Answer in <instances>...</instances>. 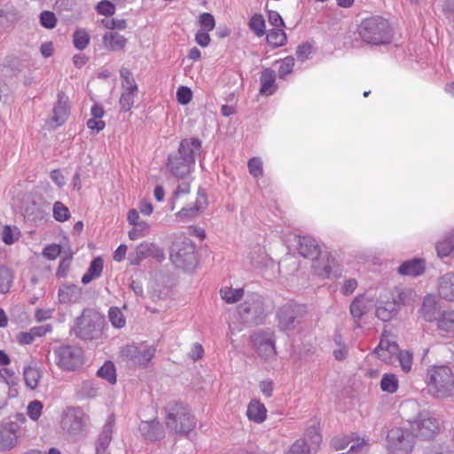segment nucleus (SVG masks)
<instances>
[{
  "instance_id": "aec40b11",
  "label": "nucleus",
  "mask_w": 454,
  "mask_h": 454,
  "mask_svg": "<svg viewBox=\"0 0 454 454\" xmlns=\"http://www.w3.org/2000/svg\"><path fill=\"white\" fill-rule=\"evenodd\" d=\"M69 116L68 97L65 93L58 94V101L54 106L51 121L56 125L60 126L65 123Z\"/></svg>"
},
{
  "instance_id": "f8f14e48",
  "label": "nucleus",
  "mask_w": 454,
  "mask_h": 454,
  "mask_svg": "<svg viewBox=\"0 0 454 454\" xmlns=\"http://www.w3.org/2000/svg\"><path fill=\"white\" fill-rule=\"evenodd\" d=\"M251 340L258 355L264 360L276 356L275 334L271 330H260L255 332Z\"/></svg>"
},
{
  "instance_id": "39448f33",
  "label": "nucleus",
  "mask_w": 454,
  "mask_h": 454,
  "mask_svg": "<svg viewBox=\"0 0 454 454\" xmlns=\"http://www.w3.org/2000/svg\"><path fill=\"white\" fill-rule=\"evenodd\" d=\"M237 314L240 322L247 325H257L262 323L267 312L263 299L257 294L248 295L238 307Z\"/></svg>"
},
{
  "instance_id": "8fccbe9b",
  "label": "nucleus",
  "mask_w": 454,
  "mask_h": 454,
  "mask_svg": "<svg viewBox=\"0 0 454 454\" xmlns=\"http://www.w3.org/2000/svg\"><path fill=\"white\" fill-rule=\"evenodd\" d=\"M250 29L257 35H264L265 21L262 15H254L249 21Z\"/></svg>"
},
{
  "instance_id": "473e14b6",
  "label": "nucleus",
  "mask_w": 454,
  "mask_h": 454,
  "mask_svg": "<svg viewBox=\"0 0 454 454\" xmlns=\"http://www.w3.org/2000/svg\"><path fill=\"white\" fill-rule=\"evenodd\" d=\"M398 305L395 301H387L376 309V316L382 321L391 320L397 313Z\"/></svg>"
},
{
  "instance_id": "3c124183",
  "label": "nucleus",
  "mask_w": 454,
  "mask_h": 454,
  "mask_svg": "<svg viewBox=\"0 0 454 454\" xmlns=\"http://www.w3.org/2000/svg\"><path fill=\"white\" fill-rule=\"evenodd\" d=\"M53 217L58 222L67 221L70 217L68 208L59 201L55 202L53 205Z\"/></svg>"
},
{
  "instance_id": "338daca9",
  "label": "nucleus",
  "mask_w": 454,
  "mask_h": 454,
  "mask_svg": "<svg viewBox=\"0 0 454 454\" xmlns=\"http://www.w3.org/2000/svg\"><path fill=\"white\" fill-rule=\"evenodd\" d=\"M61 247L59 245L51 244L44 247L43 255L49 260H55L60 254Z\"/></svg>"
},
{
  "instance_id": "7c9ffc66",
  "label": "nucleus",
  "mask_w": 454,
  "mask_h": 454,
  "mask_svg": "<svg viewBox=\"0 0 454 454\" xmlns=\"http://www.w3.org/2000/svg\"><path fill=\"white\" fill-rule=\"evenodd\" d=\"M421 312L425 320L432 322L436 318L437 315V301L433 294L425 296L421 307Z\"/></svg>"
},
{
  "instance_id": "dca6fc26",
  "label": "nucleus",
  "mask_w": 454,
  "mask_h": 454,
  "mask_svg": "<svg viewBox=\"0 0 454 454\" xmlns=\"http://www.w3.org/2000/svg\"><path fill=\"white\" fill-rule=\"evenodd\" d=\"M154 258L158 262H161L165 258L163 250L156 244L144 241L137 245L135 250L129 254V259L133 265L139 264L146 258Z\"/></svg>"
},
{
  "instance_id": "052dcab7",
  "label": "nucleus",
  "mask_w": 454,
  "mask_h": 454,
  "mask_svg": "<svg viewBox=\"0 0 454 454\" xmlns=\"http://www.w3.org/2000/svg\"><path fill=\"white\" fill-rule=\"evenodd\" d=\"M286 454H311L306 440H297Z\"/></svg>"
},
{
  "instance_id": "72a5a7b5",
  "label": "nucleus",
  "mask_w": 454,
  "mask_h": 454,
  "mask_svg": "<svg viewBox=\"0 0 454 454\" xmlns=\"http://www.w3.org/2000/svg\"><path fill=\"white\" fill-rule=\"evenodd\" d=\"M103 270V260L100 257L95 258L86 273L82 278V282L86 285L100 277Z\"/></svg>"
},
{
  "instance_id": "bf43d9fd",
  "label": "nucleus",
  "mask_w": 454,
  "mask_h": 454,
  "mask_svg": "<svg viewBox=\"0 0 454 454\" xmlns=\"http://www.w3.org/2000/svg\"><path fill=\"white\" fill-rule=\"evenodd\" d=\"M3 241L6 245H12L19 239V231L17 229H12L11 226H4L2 232Z\"/></svg>"
},
{
  "instance_id": "f3484780",
  "label": "nucleus",
  "mask_w": 454,
  "mask_h": 454,
  "mask_svg": "<svg viewBox=\"0 0 454 454\" xmlns=\"http://www.w3.org/2000/svg\"><path fill=\"white\" fill-rule=\"evenodd\" d=\"M351 443L348 452L350 454H362L367 450L368 442L365 439L353 436H336L332 440V445L336 450L346 449Z\"/></svg>"
},
{
  "instance_id": "ea45409f",
  "label": "nucleus",
  "mask_w": 454,
  "mask_h": 454,
  "mask_svg": "<svg viewBox=\"0 0 454 454\" xmlns=\"http://www.w3.org/2000/svg\"><path fill=\"white\" fill-rule=\"evenodd\" d=\"M20 19V12L13 6L0 10V27H4L17 21Z\"/></svg>"
},
{
  "instance_id": "2f4dec72",
  "label": "nucleus",
  "mask_w": 454,
  "mask_h": 454,
  "mask_svg": "<svg viewBox=\"0 0 454 454\" xmlns=\"http://www.w3.org/2000/svg\"><path fill=\"white\" fill-rule=\"evenodd\" d=\"M98 386L90 380H85L75 387L76 395L80 399L94 398L98 395Z\"/></svg>"
},
{
  "instance_id": "58836bf2",
  "label": "nucleus",
  "mask_w": 454,
  "mask_h": 454,
  "mask_svg": "<svg viewBox=\"0 0 454 454\" xmlns=\"http://www.w3.org/2000/svg\"><path fill=\"white\" fill-rule=\"evenodd\" d=\"M242 288L223 287L220 290L221 298L227 303L232 304L239 301L243 296Z\"/></svg>"
},
{
  "instance_id": "4d7b16f0",
  "label": "nucleus",
  "mask_w": 454,
  "mask_h": 454,
  "mask_svg": "<svg viewBox=\"0 0 454 454\" xmlns=\"http://www.w3.org/2000/svg\"><path fill=\"white\" fill-rule=\"evenodd\" d=\"M199 23L202 30L212 31L215 27L214 16L209 12H203L199 17Z\"/></svg>"
},
{
  "instance_id": "9d476101",
  "label": "nucleus",
  "mask_w": 454,
  "mask_h": 454,
  "mask_svg": "<svg viewBox=\"0 0 454 454\" xmlns=\"http://www.w3.org/2000/svg\"><path fill=\"white\" fill-rule=\"evenodd\" d=\"M170 259L176 267L191 270L196 264L195 246L190 240L174 244Z\"/></svg>"
},
{
  "instance_id": "5701e85b",
  "label": "nucleus",
  "mask_w": 454,
  "mask_h": 454,
  "mask_svg": "<svg viewBox=\"0 0 454 454\" xmlns=\"http://www.w3.org/2000/svg\"><path fill=\"white\" fill-rule=\"evenodd\" d=\"M17 426L13 423L0 427V450H9L17 444Z\"/></svg>"
},
{
  "instance_id": "2eb2a0df",
  "label": "nucleus",
  "mask_w": 454,
  "mask_h": 454,
  "mask_svg": "<svg viewBox=\"0 0 454 454\" xmlns=\"http://www.w3.org/2000/svg\"><path fill=\"white\" fill-rule=\"evenodd\" d=\"M412 430L417 431V437L431 439L439 429L438 419L429 412H421L418 418L411 423Z\"/></svg>"
},
{
  "instance_id": "c85d7f7f",
  "label": "nucleus",
  "mask_w": 454,
  "mask_h": 454,
  "mask_svg": "<svg viewBox=\"0 0 454 454\" xmlns=\"http://www.w3.org/2000/svg\"><path fill=\"white\" fill-rule=\"evenodd\" d=\"M82 297V289L75 285H63L59 289V301L61 303H75Z\"/></svg>"
},
{
  "instance_id": "bb28decb",
  "label": "nucleus",
  "mask_w": 454,
  "mask_h": 454,
  "mask_svg": "<svg viewBox=\"0 0 454 454\" xmlns=\"http://www.w3.org/2000/svg\"><path fill=\"white\" fill-rule=\"evenodd\" d=\"M261 88L260 94L263 96L272 95L276 90V74L270 68H265L261 73L260 77Z\"/></svg>"
},
{
  "instance_id": "f704fd0d",
  "label": "nucleus",
  "mask_w": 454,
  "mask_h": 454,
  "mask_svg": "<svg viewBox=\"0 0 454 454\" xmlns=\"http://www.w3.org/2000/svg\"><path fill=\"white\" fill-rule=\"evenodd\" d=\"M436 251L440 257L448 256L454 251V232L446 234L437 243Z\"/></svg>"
},
{
  "instance_id": "a878e982",
  "label": "nucleus",
  "mask_w": 454,
  "mask_h": 454,
  "mask_svg": "<svg viewBox=\"0 0 454 454\" xmlns=\"http://www.w3.org/2000/svg\"><path fill=\"white\" fill-rule=\"evenodd\" d=\"M42 370L35 363H30L23 368L24 381L27 388L35 389L42 379Z\"/></svg>"
},
{
  "instance_id": "4468645a",
  "label": "nucleus",
  "mask_w": 454,
  "mask_h": 454,
  "mask_svg": "<svg viewBox=\"0 0 454 454\" xmlns=\"http://www.w3.org/2000/svg\"><path fill=\"white\" fill-rule=\"evenodd\" d=\"M122 79L123 91L120 98V105L123 111H129L135 102V97L137 94L138 88L136 83L132 74L127 68H121L120 71Z\"/></svg>"
},
{
  "instance_id": "6e6d98bb",
  "label": "nucleus",
  "mask_w": 454,
  "mask_h": 454,
  "mask_svg": "<svg viewBox=\"0 0 454 454\" xmlns=\"http://www.w3.org/2000/svg\"><path fill=\"white\" fill-rule=\"evenodd\" d=\"M41 25L48 29H51L56 27L57 19L55 14L50 11H43L40 14Z\"/></svg>"
},
{
  "instance_id": "69168bd1",
  "label": "nucleus",
  "mask_w": 454,
  "mask_h": 454,
  "mask_svg": "<svg viewBox=\"0 0 454 454\" xmlns=\"http://www.w3.org/2000/svg\"><path fill=\"white\" fill-rule=\"evenodd\" d=\"M0 377L9 387L17 385V378L12 369L4 368L3 371H0Z\"/></svg>"
},
{
  "instance_id": "393cba45",
  "label": "nucleus",
  "mask_w": 454,
  "mask_h": 454,
  "mask_svg": "<svg viewBox=\"0 0 454 454\" xmlns=\"http://www.w3.org/2000/svg\"><path fill=\"white\" fill-rule=\"evenodd\" d=\"M127 38L114 31L106 32L102 38L104 48L112 51L123 50L127 44Z\"/></svg>"
},
{
  "instance_id": "774afa93",
  "label": "nucleus",
  "mask_w": 454,
  "mask_h": 454,
  "mask_svg": "<svg viewBox=\"0 0 454 454\" xmlns=\"http://www.w3.org/2000/svg\"><path fill=\"white\" fill-rule=\"evenodd\" d=\"M177 101L181 105H186L192 100V91L188 87L182 86L176 91Z\"/></svg>"
},
{
  "instance_id": "20e7f679",
  "label": "nucleus",
  "mask_w": 454,
  "mask_h": 454,
  "mask_svg": "<svg viewBox=\"0 0 454 454\" xmlns=\"http://www.w3.org/2000/svg\"><path fill=\"white\" fill-rule=\"evenodd\" d=\"M167 427L176 434H188L195 427L190 410L182 403L170 402L166 406Z\"/></svg>"
},
{
  "instance_id": "de8ad7c7",
  "label": "nucleus",
  "mask_w": 454,
  "mask_h": 454,
  "mask_svg": "<svg viewBox=\"0 0 454 454\" xmlns=\"http://www.w3.org/2000/svg\"><path fill=\"white\" fill-rule=\"evenodd\" d=\"M132 226L133 228L129 231V238L131 240L145 237L150 231V224L146 222H141Z\"/></svg>"
},
{
  "instance_id": "6e6552de",
  "label": "nucleus",
  "mask_w": 454,
  "mask_h": 454,
  "mask_svg": "<svg viewBox=\"0 0 454 454\" xmlns=\"http://www.w3.org/2000/svg\"><path fill=\"white\" fill-rule=\"evenodd\" d=\"M390 454H410L414 446V436L406 429L392 428L387 436Z\"/></svg>"
},
{
  "instance_id": "5fc2aeb1",
  "label": "nucleus",
  "mask_w": 454,
  "mask_h": 454,
  "mask_svg": "<svg viewBox=\"0 0 454 454\" xmlns=\"http://www.w3.org/2000/svg\"><path fill=\"white\" fill-rule=\"evenodd\" d=\"M43 407V406L42 402H40L38 400L30 402L27 408V413L28 417L32 420L36 421L42 414Z\"/></svg>"
},
{
  "instance_id": "4c0bfd02",
  "label": "nucleus",
  "mask_w": 454,
  "mask_h": 454,
  "mask_svg": "<svg viewBox=\"0 0 454 454\" xmlns=\"http://www.w3.org/2000/svg\"><path fill=\"white\" fill-rule=\"evenodd\" d=\"M368 300L363 296H356L349 306L350 314L355 318H361L367 310Z\"/></svg>"
},
{
  "instance_id": "9b49d317",
  "label": "nucleus",
  "mask_w": 454,
  "mask_h": 454,
  "mask_svg": "<svg viewBox=\"0 0 454 454\" xmlns=\"http://www.w3.org/2000/svg\"><path fill=\"white\" fill-rule=\"evenodd\" d=\"M57 365L66 371H74L83 363L82 351L77 347L61 346L54 350Z\"/></svg>"
},
{
  "instance_id": "c756f323",
  "label": "nucleus",
  "mask_w": 454,
  "mask_h": 454,
  "mask_svg": "<svg viewBox=\"0 0 454 454\" xmlns=\"http://www.w3.org/2000/svg\"><path fill=\"white\" fill-rule=\"evenodd\" d=\"M247 416L254 423H262L267 417V410L263 403L258 400H252L247 405Z\"/></svg>"
},
{
  "instance_id": "b1692460",
  "label": "nucleus",
  "mask_w": 454,
  "mask_h": 454,
  "mask_svg": "<svg viewBox=\"0 0 454 454\" xmlns=\"http://www.w3.org/2000/svg\"><path fill=\"white\" fill-rule=\"evenodd\" d=\"M139 431L149 441H156L164 436L161 425L155 419L142 421L139 425Z\"/></svg>"
},
{
  "instance_id": "6ab92c4d",
  "label": "nucleus",
  "mask_w": 454,
  "mask_h": 454,
  "mask_svg": "<svg viewBox=\"0 0 454 454\" xmlns=\"http://www.w3.org/2000/svg\"><path fill=\"white\" fill-rule=\"evenodd\" d=\"M437 294L441 299L454 302V271L447 272L438 278Z\"/></svg>"
},
{
  "instance_id": "49530a36",
  "label": "nucleus",
  "mask_w": 454,
  "mask_h": 454,
  "mask_svg": "<svg viewBox=\"0 0 454 454\" xmlns=\"http://www.w3.org/2000/svg\"><path fill=\"white\" fill-rule=\"evenodd\" d=\"M108 318L112 325L115 328H122L126 324L125 317L117 307H112L109 309Z\"/></svg>"
},
{
  "instance_id": "cd10ccee",
  "label": "nucleus",
  "mask_w": 454,
  "mask_h": 454,
  "mask_svg": "<svg viewBox=\"0 0 454 454\" xmlns=\"http://www.w3.org/2000/svg\"><path fill=\"white\" fill-rule=\"evenodd\" d=\"M425 261L422 259L414 258L403 262L398 268V272L401 275L417 277L421 275L425 271Z\"/></svg>"
},
{
  "instance_id": "79ce46f5",
  "label": "nucleus",
  "mask_w": 454,
  "mask_h": 454,
  "mask_svg": "<svg viewBox=\"0 0 454 454\" xmlns=\"http://www.w3.org/2000/svg\"><path fill=\"white\" fill-rule=\"evenodd\" d=\"M399 381L393 373H386L380 380V388L383 392L393 394L398 389Z\"/></svg>"
},
{
  "instance_id": "1a4fd4ad",
  "label": "nucleus",
  "mask_w": 454,
  "mask_h": 454,
  "mask_svg": "<svg viewBox=\"0 0 454 454\" xmlns=\"http://www.w3.org/2000/svg\"><path fill=\"white\" fill-rule=\"evenodd\" d=\"M103 318L95 313H83L76 322L75 333L83 340H96L102 334Z\"/></svg>"
},
{
  "instance_id": "a19ab883",
  "label": "nucleus",
  "mask_w": 454,
  "mask_h": 454,
  "mask_svg": "<svg viewBox=\"0 0 454 454\" xmlns=\"http://www.w3.org/2000/svg\"><path fill=\"white\" fill-rule=\"evenodd\" d=\"M267 43L274 48L282 46L286 41V35L283 29L274 28L270 29L266 36Z\"/></svg>"
},
{
  "instance_id": "0e129e2a",
  "label": "nucleus",
  "mask_w": 454,
  "mask_h": 454,
  "mask_svg": "<svg viewBox=\"0 0 454 454\" xmlns=\"http://www.w3.org/2000/svg\"><path fill=\"white\" fill-rule=\"evenodd\" d=\"M102 24L105 27L110 30L119 29L124 30L127 27V22L125 20L113 19L111 20H103Z\"/></svg>"
},
{
  "instance_id": "ddd939ff",
  "label": "nucleus",
  "mask_w": 454,
  "mask_h": 454,
  "mask_svg": "<svg viewBox=\"0 0 454 454\" xmlns=\"http://www.w3.org/2000/svg\"><path fill=\"white\" fill-rule=\"evenodd\" d=\"M85 426V414L80 408H68L61 419L62 430L71 438L82 434Z\"/></svg>"
},
{
  "instance_id": "c03bdc74",
  "label": "nucleus",
  "mask_w": 454,
  "mask_h": 454,
  "mask_svg": "<svg viewBox=\"0 0 454 454\" xmlns=\"http://www.w3.org/2000/svg\"><path fill=\"white\" fill-rule=\"evenodd\" d=\"M302 440L307 441L309 452L311 453L317 451L319 449V445L322 442V436L316 428H310L307 431L305 438Z\"/></svg>"
},
{
  "instance_id": "7ed1b4c3",
  "label": "nucleus",
  "mask_w": 454,
  "mask_h": 454,
  "mask_svg": "<svg viewBox=\"0 0 454 454\" xmlns=\"http://www.w3.org/2000/svg\"><path fill=\"white\" fill-rule=\"evenodd\" d=\"M429 392L437 398L454 395V373L449 366H434L427 372Z\"/></svg>"
},
{
  "instance_id": "37998d69",
  "label": "nucleus",
  "mask_w": 454,
  "mask_h": 454,
  "mask_svg": "<svg viewBox=\"0 0 454 454\" xmlns=\"http://www.w3.org/2000/svg\"><path fill=\"white\" fill-rule=\"evenodd\" d=\"M98 376L107 380L110 384L116 382V372L114 364L107 361L98 371Z\"/></svg>"
},
{
  "instance_id": "e433bc0d",
  "label": "nucleus",
  "mask_w": 454,
  "mask_h": 454,
  "mask_svg": "<svg viewBox=\"0 0 454 454\" xmlns=\"http://www.w3.org/2000/svg\"><path fill=\"white\" fill-rule=\"evenodd\" d=\"M250 263L254 267H260L265 265L268 260V255L263 247L257 245L254 247L248 254Z\"/></svg>"
},
{
  "instance_id": "412c9836",
  "label": "nucleus",
  "mask_w": 454,
  "mask_h": 454,
  "mask_svg": "<svg viewBox=\"0 0 454 454\" xmlns=\"http://www.w3.org/2000/svg\"><path fill=\"white\" fill-rule=\"evenodd\" d=\"M335 264L334 258L328 253H321L312 262V268L317 275L325 278H328Z\"/></svg>"
},
{
  "instance_id": "e2e57ef3",
  "label": "nucleus",
  "mask_w": 454,
  "mask_h": 454,
  "mask_svg": "<svg viewBox=\"0 0 454 454\" xmlns=\"http://www.w3.org/2000/svg\"><path fill=\"white\" fill-rule=\"evenodd\" d=\"M199 212L200 211L194 206L184 207L178 213H176V216L182 221H186L195 218Z\"/></svg>"
},
{
  "instance_id": "a18cd8bd",
  "label": "nucleus",
  "mask_w": 454,
  "mask_h": 454,
  "mask_svg": "<svg viewBox=\"0 0 454 454\" xmlns=\"http://www.w3.org/2000/svg\"><path fill=\"white\" fill-rule=\"evenodd\" d=\"M13 280L11 270L5 267H0V294L9 292Z\"/></svg>"
},
{
  "instance_id": "423d86ee",
  "label": "nucleus",
  "mask_w": 454,
  "mask_h": 454,
  "mask_svg": "<svg viewBox=\"0 0 454 454\" xmlns=\"http://www.w3.org/2000/svg\"><path fill=\"white\" fill-rule=\"evenodd\" d=\"M306 312L304 305L286 303L277 312L278 327L284 332L294 331L301 324Z\"/></svg>"
},
{
  "instance_id": "13d9d810",
  "label": "nucleus",
  "mask_w": 454,
  "mask_h": 454,
  "mask_svg": "<svg viewBox=\"0 0 454 454\" xmlns=\"http://www.w3.org/2000/svg\"><path fill=\"white\" fill-rule=\"evenodd\" d=\"M294 66V59L293 57H286L281 60L278 68V75L280 78H284L286 75L292 73Z\"/></svg>"
},
{
  "instance_id": "a211bd4d",
  "label": "nucleus",
  "mask_w": 454,
  "mask_h": 454,
  "mask_svg": "<svg viewBox=\"0 0 454 454\" xmlns=\"http://www.w3.org/2000/svg\"><path fill=\"white\" fill-rule=\"evenodd\" d=\"M399 351L396 342L387 337L381 338L378 347L374 350L379 359L386 364H393L396 360Z\"/></svg>"
},
{
  "instance_id": "680f3d73",
  "label": "nucleus",
  "mask_w": 454,
  "mask_h": 454,
  "mask_svg": "<svg viewBox=\"0 0 454 454\" xmlns=\"http://www.w3.org/2000/svg\"><path fill=\"white\" fill-rule=\"evenodd\" d=\"M97 11L101 15L112 16L114 14L115 6L110 1L105 0L98 4Z\"/></svg>"
},
{
  "instance_id": "c9c22d12",
  "label": "nucleus",
  "mask_w": 454,
  "mask_h": 454,
  "mask_svg": "<svg viewBox=\"0 0 454 454\" xmlns=\"http://www.w3.org/2000/svg\"><path fill=\"white\" fill-rule=\"evenodd\" d=\"M438 329L454 336V310L444 311L438 319Z\"/></svg>"
},
{
  "instance_id": "603ef678",
  "label": "nucleus",
  "mask_w": 454,
  "mask_h": 454,
  "mask_svg": "<svg viewBox=\"0 0 454 454\" xmlns=\"http://www.w3.org/2000/svg\"><path fill=\"white\" fill-rule=\"evenodd\" d=\"M249 173L255 178L261 177L263 175L262 161L258 157H254L248 160L247 163Z\"/></svg>"
},
{
  "instance_id": "0eeeda50",
  "label": "nucleus",
  "mask_w": 454,
  "mask_h": 454,
  "mask_svg": "<svg viewBox=\"0 0 454 454\" xmlns=\"http://www.w3.org/2000/svg\"><path fill=\"white\" fill-rule=\"evenodd\" d=\"M156 348L153 345H126L121 348L120 356L122 360L132 365L145 368L154 356Z\"/></svg>"
},
{
  "instance_id": "864d4df0",
  "label": "nucleus",
  "mask_w": 454,
  "mask_h": 454,
  "mask_svg": "<svg viewBox=\"0 0 454 454\" xmlns=\"http://www.w3.org/2000/svg\"><path fill=\"white\" fill-rule=\"evenodd\" d=\"M396 360L404 372H408L412 367V355L409 351H399Z\"/></svg>"
},
{
  "instance_id": "f03ea898",
  "label": "nucleus",
  "mask_w": 454,
  "mask_h": 454,
  "mask_svg": "<svg viewBox=\"0 0 454 454\" xmlns=\"http://www.w3.org/2000/svg\"><path fill=\"white\" fill-rule=\"evenodd\" d=\"M357 33L364 42L372 45L387 44L393 37L388 21L378 16L364 19L357 27Z\"/></svg>"
},
{
  "instance_id": "4be33fe9",
  "label": "nucleus",
  "mask_w": 454,
  "mask_h": 454,
  "mask_svg": "<svg viewBox=\"0 0 454 454\" xmlns=\"http://www.w3.org/2000/svg\"><path fill=\"white\" fill-rule=\"evenodd\" d=\"M297 250L301 256L312 261L322 253L317 241L311 237H299Z\"/></svg>"
},
{
  "instance_id": "f257e3e1",
  "label": "nucleus",
  "mask_w": 454,
  "mask_h": 454,
  "mask_svg": "<svg viewBox=\"0 0 454 454\" xmlns=\"http://www.w3.org/2000/svg\"><path fill=\"white\" fill-rule=\"evenodd\" d=\"M201 141L197 137L184 138L176 153L168 157V168L177 178H184L194 167L196 156L201 152Z\"/></svg>"
},
{
  "instance_id": "09e8293b",
  "label": "nucleus",
  "mask_w": 454,
  "mask_h": 454,
  "mask_svg": "<svg viewBox=\"0 0 454 454\" xmlns=\"http://www.w3.org/2000/svg\"><path fill=\"white\" fill-rule=\"evenodd\" d=\"M74 45L79 50H84L90 43V35L85 29H77L74 33Z\"/></svg>"
}]
</instances>
